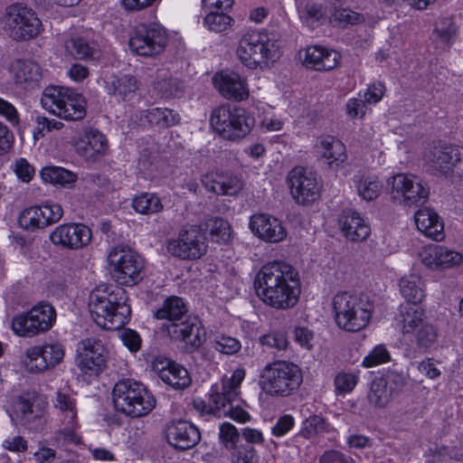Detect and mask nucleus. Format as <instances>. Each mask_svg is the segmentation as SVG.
<instances>
[{
    "mask_svg": "<svg viewBox=\"0 0 463 463\" xmlns=\"http://www.w3.org/2000/svg\"><path fill=\"white\" fill-rule=\"evenodd\" d=\"M245 374L244 369L237 368L230 378H223L221 384H213L209 392L210 401L215 405H241L245 402L239 392Z\"/></svg>",
    "mask_w": 463,
    "mask_h": 463,
    "instance_id": "21",
    "label": "nucleus"
},
{
    "mask_svg": "<svg viewBox=\"0 0 463 463\" xmlns=\"http://www.w3.org/2000/svg\"><path fill=\"white\" fill-rule=\"evenodd\" d=\"M417 229L424 236L440 241L444 239V224L436 211L430 207H422L414 213Z\"/></svg>",
    "mask_w": 463,
    "mask_h": 463,
    "instance_id": "32",
    "label": "nucleus"
},
{
    "mask_svg": "<svg viewBox=\"0 0 463 463\" xmlns=\"http://www.w3.org/2000/svg\"><path fill=\"white\" fill-rule=\"evenodd\" d=\"M67 52L76 59L93 57L94 48L82 37L73 36L65 43Z\"/></svg>",
    "mask_w": 463,
    "mask_h": 463,
    "instance_id": "44",
    "label": "nucleus"
},
{
    "mask_svg": "<svg viewBox=\"0 0 463 463\" xmlns=\"http://www.w3.org/2000/svg\"><path fill=\"white\" fill-rule=\"evenodd\" d=\"M435 33L442 42H449L455 33V26L451 17L440 16L435 23Z\"/></svg>",
    "mask_w": 463,
    "mask_h": 463,
    "instance_id": "54",
    "label": "nucleus"
},
{
    "mask_svg": "<svg viewBox=\"0 0 463 463\" xmlns=\"http://www.w3.org/2000/svg\"><path fill=\"white\" fill-rule=\"evenodd\" d=\"M210 235L216 242H226L231 238V227L227 221L214 218L209 223Z\"/></svg>",
    "mask_w": 463,
    "mask_h": 463,
    "instance_id": "49",
    "label": "nucleus"
},
{
    "mask_svg": "<svg viewBox=\"0 0 463 463\" xmlns=\"http://www.w3.org/2000/svg\"><path fill=\"white\" fill-rule=\"evenodd\" d=\"M463 151L454 146H436L426 155V161L444 175H452L461 164Z\"/></svg>",
    "mask_w": 463,
    "mask_h": 463,
    "instance_id": "27",
    "label": "nucleus"
},
{
    "mask_svg": "<svg viewBox=\"0 0 463 463\" xmlns=\"http://www.w3.org/2000/svg\"><path fill=\"white\" fill-rule=\"evenodd\" d=\"M442 245L429 244L419 251L421 263L430 270H440Z\"/></svg>",
    "mask_w": 463,
    "mask_h": 463,
    "instance_id": "43",
    "label": "nucleus"
},
{
    "mask_svg": "<svg viewBox=\"0 0 463 463\" xmlns=\"http://www.w3.org/2000/svg\"><path fill=\"white\" fill-rule=\"evenodd\" d=\"M153 89L157 95L162 98H176L179 97L184 90V82L177 78L158 74L156 80L153 83Z\"/></svg>",
    "mask_w": 463,
    "mask_h": 463,
    "instance_id": "39",
    "label": "nucleus"
},
{
    "mask_svg": "<svg viewBox=\"0 0 463 463\" xmlns=\"http://www.w3.org/2000/svg\"><path fill=\"white\" fill-rule=\"evenodd\" d=\"M186 311L184 300L178 297H172L164 302L162 307L155 313V317L157 319H167L170 324L180 323Z\"/></svg>",
    "mask_w": 463,
    "mask_h": 463,
    "instance_id": "38",
    "label": "nucleus"
},
{
    "mask_svg": "<svg viewBox=\"0 0 463 463\" xmlns=\"http://www.w3.org/2000/svg\"><path fill=\"white\" fill-rule=\"evenodd\" d=\"M239 438V431L233 424L225 421L220 425L219 439L225 449L233 450L238 448Z\"/></svg>",
    "mask_w": 463,
    "mask_h": 463,
    "instance_id": "47",
    "label": "nucleus"
},
{
    "mask_svg": "<svg viewBox=\"0 0 463 463\" xmlns=\"http://www.w3.org/2000/svg\"><path fill=\"white\" fill-rule=\"evenodd\" d=\"M362 20L361 14L347 8L335 9L330 17L331 24L342 27L359 24Z\"/></svg>",
    "mask_w": 463,
    "mask_h": 463,
    "instance_id": "48",
    "label": "nucleus"
},
{
    "mask_svg": "<svg viewBox=\"0 0 463 463\" xmlns=\"http://www.w3.org/2000/svg\"><path fill=\"white\" fill-rule=\"evenodd\" d=\"M249 226L256 237L269 243L281 242L288 234L283 222L269 213H261L251 215Z\"/></svg>",
    "mask_w": 463,
    "mask_h": 463,
    "instance_id": "22",
    "label": "nucleus"
},
{
    "mask_svg": "<svg viewBox=\"0 0 463 463\" xmlns=\"http://www.w3.org/2000/svg\"><path fill=\"white\" fill-rule=\"evenodd\" d=\"M4 24L5 31L14 41L35 38L40 34L43 26L35 12L22 5H13L6 8Z\"/></svg>",
    "mask_w": 463,
    "mask_h": 463,
    "instance_id": "9",
    "label": "nucleus"
},
{
    "mask_svg": "<svg viewBox=\"0 0 463 463\" xmlns=\"http://www.w3.org/2000/svg\"><path fill=\"white\" fill-rule=\"evenodd\" d=\"M108 357L109 352L99 339L89 337L78 343L75 363L85 374H99L106 366Z\"/></svg>",
    "mask_w": 463,
    "mask_h": 463,
    "instance_id": "17",
    "label": "nucleus"
},
{
    "mask_svg": "<svg viewBox=\"0 0 463 463\" xmlns=\"http://www.w3.org/2000/svg\"><path fill=\"white\" fill-rule=\"evenodd\" d=\"M295 425L294 417L289 414L280 416L271 428V434L274 437L281 438L287 435Z\"/></svg>",
    "mask_w": 463,
    "mask_h": 463,
    "instance_id": "59",
    "label": "nucleus"
},
{
    "mask_svg": "<svg viewBox=\"0 0 463 463\" xmlns=\"http://www.w3.org/2000/svg\"><path fill=\"white\" fill-rule=\"evenodd\" d=\"M260 379L262 389L273 395H288L302 381L298 367L284 361L268 364Z\"/></svg>",
    "mask_w": 463,
    "mask_h": 463,
    "instance_id": "8",
    "label": "nucleus"
},
{
    "mask_svg": "<svg viewBox=\"0 0 463 463\" xmlns=\"http://www.w3.org/2000/svg\"><path fill=\"white\" fill-rule=\"evenodd\" d=\"M213 347L218 352L231 355L237 354L241 350V344L234 337L221 335L213 341Z\"/></svg>",
    "mask_w": 463,
    "mask_h": 463,
    "instance_id": "52",
    "label": "nucleus"
},
{
    "mask_svg": "<svg viewBox=\"0 0 463 463\" xmlns=\"http://www.w3.org/2000/svg\"><path fill=\"white\" fill-rule=\"evenodd\" d=\"M391 360V354L383 345L374 346L362 361V366L372 368L380 364L388 363Z\"/></svg>",
    "mask_w": 463,
    "mask_h": 463,
    "instance_id": "46",
    "label": "nucleus"
},
{
    "mask_svg": "<svg viewBox=\"0 0 463 463\" xmlns=\"http://www.w3.org/2000/svg\"><path fill=\"white\" fill-rule=\"evenodd\" d=\"M167 251L182 260H197L207 251L205 234L197 226L180 231L178 237L167 243Z\"/></svg>",
    "mask_w": 463,
    "mask_h": 463,
    "instance_id": "16",
    "label": "nucleus"
},
{
    "mask_svg": "<svg viewBox=\"0 0 463 463\" xmlns=\"http://www.w3.org/2000/svg\"><path fill=\"white\" fill-rule=\"evenodd\" d=\"M315 149L330 165H339L346 161L347 153L345 144L338 138L326 136L318 138Z\"/></svg>",
    "mask_w": 463,
    "mask_h": 463,
    "instance_id": "35",
    "label": "nucleus"
},
{
    "mask_svg": "<svg viewBox=\"0 0 463 463\" xmlns=\"http://www.w3.org/2000/svg\"><path fill=\"white\" fill-rule=\"evenodd\" d=\"M163 432L166 442L179 451L193 449L201 440L199 429L186 420H171L165 425Z\"/></svg>",
    "mask_w": 463,
    "mask_h": 463,
    "instance_id": "18",
    "label": "nucleus"
},
{
    "mask_svg": "<svg viewBox=\"0 0 463 463\" xmlns=\"http://www.w3.org/2000/svg\"><path fill=\"white\" fill-rule=\"evenodd\" d=\"M56 318V312L49 304H39L29 311L16 315L12 319L14 333L22 337H33L49 331Z\"/></svg>",
    "mask_w": 463,
    "mask_h": 463,
    "instance_id": "10",
    "label": "nucleus"
},
{
    "mask_svg": "<svg viewBox=\"0 0 463 463\" xmlns=\"http://www.w3.org/2000/svg\"><path fill=\"white\" fill-rule=\"evenodd\" d=\"M131 317V307L128 303L127 291L118 289V323L119 326L128 324Z\"/></svg>",
    "mask_w": 463,
    "mask_h": 463,
    "instance_id": "55",
    "label": "nucleus"
},
{
    "mask_svg": "<svg viewBox=\"0 0 463 463\" xmlns=\"http://www.w3.org/2000/svg\"><path fill=\"white\" fill-rule=\"evenodd\" d=\"M91 230L82 223L60 224L49 236L53 245L69 250H78L87 246L91 241Z\"/></svg>",
    "mask_w": 463,
    "mask_h": 463,
    "instance_id": "19",
    "label": "nucleus"
},
{
    "mask_svg": "<svg viewBox=\"0 0 463 463\" xmlns=\"http://www.w3.org/2000/svg\"><path fill=\"white\" fill-rule=\"evenodd\" d=\"M37 127L34 135L39 134L43 136L44 132H51L52 130H59L63 128V123L53 118H48L44 116H38L35 118Z\"/></svg>",
    "mask_w": 463,
    "mask_h": 463,
    "instance_id": "61",
    "label": "nucleus"
},
{
    "mask_svg": "<svg viewBox=\"0 0 463 463\" xmlns=\"http://www.w3.org/2000/svg\"><path fill=\"white\" fill-rule=\"evenodd\" d=\"M232 22V18L224 12H209L204 18L205 26L213 32L221 33L227 30Z\"/></svg>",
    "mask_w": 463,
    "mask_h": 463,
    "instance_id": "50",
    "label": "nucleus"
},
{
    "mask_svg": "<svg viewBox=\"0 0 463 463\" xmlns=\"http://www.w3.org/2000/svg\"><path fill=\"white\" fill-rule=\"evenodd\" d=\"M147 122L159 128H166L177 125L180 121L178 113L166 108H153L146 111Z\"/></svg>",
    "mask_w": 463,
    "mask_h": 463,
    "instance_id": "40",
    "label": "nucleus"
},
{
    "mask_svg": "<svg viewBox=\"0 0 463 463\" xmlns=\"http://www.w3.org/2000/svg\"><path fill=\"white\" fill-rule=\"evenodd\" d=\"M365 103L360 99H350L345 105L347 116L352 119L363 118L366 114Z\"/></svg>",
    "mask_w": 463,
    "mask_h": 463,
    "instance_id": "62",
    "label": "nucleus"
},
{
    "mask_svg": "<svg viewBox=\"0 0 463 463\" xmlns=\"http://www.w3.org/2000/svg\"><path fill=\"white\" fill-rule=\"evenodd\" d=\"M213 83L222 97L235 101L246 100L250 96L247 80L238 72L221 71L213 77Z\"/></svg>",
    "mask_w": 463,
    "mask_h": 463,
    "instance_id": "24",
    "label": "nucleus"
},
{
    "mask_svg": "<svg viewBox=\"0 0 463 463\" xmlns=\"http://www.w3.org/2000/svg\"><path fill=\"white\" fill-rule=\"evenodd\" d=\"M338 223L344 236L351 241H365L371 233L368 222L354 211H344Z\"/></svg>",
    "mask_w": 463,
    "mask_h": 463,
    "instance_id": "31",
    "label": "nucleus"
},
{
    "mask_svg": "<svg viewBox=\"0 0 463 463\" xmlns=\"http://www.w3.org/2000/svg\"><path fill=\"white\" fill-rule=\"evenodd\" d=\"M45 407H5L13 425L36 431L42 423Z\"/></svg>",
    "mask_w": 463,
    "mask_h": 463,
    "instance_id": "34",
    "label": "nucleus"
},
{
    "mask_svg": "<svg viewBox=\"0 0 463 463\" xmlns=\"http://www.w3.org/2000/svg\"><path fill=\"white\" fill-rule=\"evenodd\" d=\"M287 184L290 195L298 204H310L320 197L322 184L317 175L309 169L294 167L287 175Z\"/></svg>",
    "mask_w": 463,
    "mask_h": 463,
    "instance_id": "13",
    "label": "nucleus"
},
{
    "mask_svg": "<svg viewBox=\"0 0 463 463\" xmlns=\"http://www.w3.org/2000/svg\"><path fill=\"white\" fill-rule=\"evenodd\" d=\"M58 408L61 410V416L64 418V427L61 430L64 440L74 445H80L82 442V438L76 432L79 428L76 407Z\"/></svg>",
    "mask_w": 463,
    "mask_h": 463,
    "instance_id": "41",
    "label": "nucleus"
},
{
    "mask_svg": "<svg viewBox=\"0 0 463 463\" xmlns=\"http://www.w3.org/2000/svg\"><path fill=\"white\" fill-rule=\"evenodd\" d=\"M134 210L141 214H154L160 213L164 206L160 198L155 194L144 193L133 199Z\"/></svg>",
    "mask_w": 463,
    "mask_h": 463,
    "instance_id": "42",
    "label": "nucleus"
},
{
    "mask_svg": "<svg viewBox=\"0 0 463 463\" xmlns=\"http://www.w3.org/2000/svg\"><path fill=\"white\" fill-rule=\"evenodd\" d=\"M167 331L173 339L184 342L189 351L199 348L205 341V330L195 319L169 324Z\"/></svg>",
    "mask_w": 463,
    "mask_h": 463,
    "instance_id": "28",
    "label": "nucleus"
},
{
    "mask_svg": "<svg viewBox=\"0 0 463 463\" xmlns=\"http://www.w3.org/2000/svg\"><path fill=\"white\" fill-rule=\"evenodd\" d=\"M201 181L207 191L218 195L235 196L244 188L242 178L232 173L210 172Z\"/></svg>",
    "mask_w": 463,
    "mask_h": 463,
    "instance_id": "25",
    "label": "nucleus"
},
{
    "mask_svg": "<svg viewBox=\"0 0 463 463\" xmlns=\"http://www.w3.org/2000/svg\"><path fill=\"white\" fill-rule=\"evenodd\" d=\"M62 216L61 204L46 202L24 208L17 216V224L24 232H35L58 222Z\"/></svg>",
    "mask_w": 463,
    "mask_h": 463,
    "instance_id": "14",
    "label": "nucleus"
},
{
    "mask_svg": "<svg viewBox=\"0 0 463 463\" xmlns=\"http://www.w3.org/2000/svg\"><path fill=\"white\" fill-rule=\"evenodd\" d=\"M257 459V451L251 446H240L232 453V463H255Z\"/></svg>",
    "mask_w": 463,
    "mask_h": 463,
    "instance_id": "56",
    "label": "nucleus"
},
{
    "mask_svg": "<svg viewBox=\"0 0 463 463\" xmlns=\"http://www.w3.org/2000/svg\"><path fill=\"white\" fill-rule=\"evenodd\" d=\"M9 71L14 84L24 90L35 88L43 76L40 65L31 60H14L10 64Z\"/></svg>",
    "mask_w": 463,
    "mask_h": 463,
    "instance_id": "29",
    "label": "nucleus"
},
{
    "mask_svg": "<svg viewBox=\"0 0 463 463\" xmlns=\"http://www.w3.org/2000/svg\"><path fill=\"white\" fill-rule=\"evenodd\" d=\"M390 392L387 390L386 381L384 378H376L371 384L368 392L370 403L373 405H383L388 402Z\"/></svg>",
    "mask_w": 463,
    "mask_h": 463,
    "instance_id": "45",
    "label": "nucleus"
},
{
    "mask_svg": "<svg viewBox=\"0 0 463 463\" xmlns=\"http://www.w3.org/2000/svg\"><path fill=\"white\" fill-rule=\"evenodd\" d=\"M302 64L317 71H330L339 65L341 55L322 46H308L298 52Z\"/></svg>",
    "mask_w": 463,
    "mask_h": 463,
    "instance_id": "26",
    "label": "nucleus"
},
{
    "mask_svg": "<svg viewBox=\"0 0 463 463\" xmlns=\"http://www.w3.org/2000/svg\"><path fill=\"white\" fill-rule=\"evenodd\" d=\"M151 368L165 384L174 389L182 390L191 383L188 371L165 356L155 357L151 363Z\"/></svg>",
    "mask_w": 463,
    "mask_h": 463,
    "instance_id": "23",
    "label": "nucleus"
},
{
    "mask_svg": "<svg viewBox=\"0 0 463 463\" xmlns=\"http://www.w3.org/2000/svg\"><path fill=\"white\" fill-rule=\"evenodd\" d=\"M317 463H354V461L339 450L327 449L319 457Z\"/></svg>",
    "mask_w": 463,
    "mask_h": 463,
    "instance_id": "63",
    "label": "nucleus"
},
{
    "mask_svg": "<svg viewBox=\"0 0 463 463\" xmlns=\"http://www.w3.org/2000/svg\"><path fill=\"white\" fill-rule=\"evenodd\" d=\"M358 383L355 373L340 372L335 377V386L337 393L345 394L353 391Z\"/></svg>",
    "mask_w": 463,
    "mask_h": 463,
    "instance_id": "51",
    "label": "nucleus"
},
{
    "mask_svg": "<svg viewBox=\"0 0 463 463\" xmlns=\"http://www.w3.org/2000/svg\"><path fill=\"white\" fill-rule=\"evenodd\" d=\"M210 122L222 138L239 140L250 133L255 118L244 108L222 105L213 110Z\"/></svg>",
    "mask_w": 463,
    "mask_h": 463,
    "instance_id": "5",
    "label": "nucleus"
},
{
    "mask_svg": "<svg viewBox=\"0 0 463 463\" xmlns=\"http://www.w3.org/2000/svg\"><path fill=\"white\" fill-rule=\"evenodd\" d=\"M332 308L336 326L346 332L354 333L368 326L373 304L368 296L343 291L334 296Z\"/></svg>",
    "mask_w": 463,
    "mask_h": 463,
    "instance_id": "3",
    "label": "nucleus"
},
{
    "mask_svg": "<svg viewBox=\"0 0 463 463\" xmlns=\"http://www.w3.org/2000/svg\"><path fill=\"white\" fill-rule=\"evenodd\" d=\"M89 309L94 322L104 330L114 329L116 317V287L100 284L90 294Z\"/></svg>",
    "mask_w": 463,
    "mask_h": 463,
    "instance_id": "12",
    "label": "nucleus"
},
{
    "mask_svg": "<svg viewBox=\"0 0 463 463\" xmlns=\"http://www.w3.org/2000/svg\"><path fill=\"white\" fill-rule=\"evenodd\" d=\"M438 362L427 357L418 364V371L429 379L434 380L440 376V370L437 366Z\"/></svg>",
    "mask_w": 463,
    "mask_h": 463,
    "instance_id": "64",
    "label": "nucleus"
},
{
    "mask_svg": "<svg viewBox=\"0 0 463 463\" xmlns=\"http://www.w3.org/2000/svg\"><path fill=\"white\" fill-rule=\"evenodd\" d=\"M127 405H152L156 402L152 394L140 383L127 379L118 382V402Z\"/></svg>",
    "mask_w": 463,
    "mask_h": 463,
    "instance_id": "33",
    "label": "nucleus"
},
{
    "mask_svg": "<svg viewBox=\"0 0 463 463\" xmlns=\"http://www.w3.org/2000/svg\"><path fill=\"white\" fill-rule=\"evenodd\" d=\"M391 199L398 204L414 207L425 203L430 195L428 184L420 176L399 173L386 182Z\"/></svg>",
    "mask_w": 463,
    "mask_h": 463,
    "instance_id": "7",
    "label": "nucleus"
},
{
    "mask_svg": "<svg viewBox=\"0 0 463 463\" xmlns=\"http://www.w3.org/2000/svg\"><path fill=\"white\" fill-rule=\"evenodd\" d=\"M260 342L262 345L275 348L277 350H285L288 344L285 334L281 332L266 334L260 337Z\"/></svg>",
    "mask_w": 463,
    "mask_h": 463,
    "instance_id": "58",
    "label": "nucleus"
},
{
    "mask_svg": "<svg viewBox=\"0 0 463 463\" xmlns=\"http://www.w3.org/2000/svg\"><path fill=\"white\" fill-rule=\"evenodd\" d=\"M73 145L77 153L87 160H96L108 147L104 135L92 128L84 130Z\"/></svg>",
    "mask_w": 463,
    "mask_h": 463,
    "instance_id": "30",
    "label": "nucleus"
},
{
    "mask_svg": "<svg viewBox=\"0 0 463 463\" xmlns=\"http://www.w3.org/2000/svg\"><path fill=\"white\" fill-rule=\"evenodd\" d=\"M168 35L164 27L157 24H139L128 41L132 52L145 57L161 54L166 48Z\"/></svg>",
    "mask_w": 463,
    "mask_h": 463,
    "instance_id": "11",
    "label": "nucleus"
},
{
    "mask_svg": "<svg viewBox=\"0 0 463 463\" xmlns=\"http://www.w3.org/2000/svg\"><path fill=\"white\" fill-rule=\"evenodd\" d=\"M40 175L44 183L63 187L71 185L78 180L74 172L53 165L43 167Z\"/></svg>",
    "mask_w": 463,
    "mask_h": 463,
    "instance_id": "37",
    "label": "nucleus"
},
{
    "mask_svg": "<svg viewBox=\"0 0 463 463\" xmlns=\"http://www.w3.org/2000/svg\"><path fill=\"white\" fill-rule=\"evenodd\" d=\"M143 258L132 248H118V284L132 287L143 278Z\"/></svg>",
    "mask_w": 463,
    "mask_h": 463,
    "instance_id": "20",
    "label": "nucleus"
},
{
    "mask_svg": "<svg viewBox=\"0 0 463 463\" xmlns=\"http://www.w3.org/2000/svg\"><path fill=\"white\" fill-rule=\"evenodd\" d=\"M236 55L250 69H266L280 57L277 43L263 32L249 31L239 41Z\"/></svg>",
    "mask_w": 463,
    "mask_h": 463,
    "instance_id": "4",
    "label": "nucleus"
},
{
    "mask_svg": "<svg viewBox=\"0 0 463 463\" xmlns=\"http://www.w3.org/2000/svg\"><path fill=\"white\" fill-rule=\"evenodd\" d=\"M354 184L358 195L365 201L375 200L383 190V184L375 175H356Z\"/></svg>",
    "mask_w": 463,
    "mask_h": 463,
    "instance_id": "36",
    "label": "nucleus"
},
{
    "mask_svg": "<svg viewBox=\"0 0 463 463\" xmlns=\"http://www.w3.org/2000/svg\"><path fill=\"white\" fill-rule=\"evenodd\" d=\"M138 90L137 79L131 75H126L119 80L118 92L123 99H127L136 93Z\"/></svg>",
    "mask_w": 463,
    "mask_h": 463,
    "instance_id": "60",
    "label": "nucleus"
},
{
    "mask_svg": "<svg viewBox=\"0 0 463 463\" xmlns=\"http://www.w3.org/2000/svg\"><path fill=\"white\" fill-rule=\"evenodd\" d=\"M64 347L60 343H45L32 345L24 350L22 363L25 369L33 373H43L61 363Z\"/></svg>",
    "mask_w": 463,
    "mask_h": 463,
    "instance_id": "15",
    "label": "nucleus"
},
{
    "mask_svg": "<svg viewBox=\"0 0 463 463\" xmlns=\"http://www.w3.org/2000/svg\"><path fill=\"white\" fill-rule=\"evenodd\" d=\"M118 337L129 352L135 354L140 350L142 340L137 331L130 328H123L118 332Z\"/></svg>",
    "mask_w": 463,
    "mask_h": 463,
    "instance_id": "53",
    "label": "nucleus"
},
{
    "mask_svg": "<svg viewBox=\"0 0 463 463\" xmlns=\"http://www.w3.org/2000/svg\"><path fill=\"white\" fill-rule=\"evenodd\" d=\"M44 109L65 120H79L86 114V100L74 90L61 86L45 88L41 98Z\"/></svg>",
    "mask_w": 463,
    "mask_h": 463,
    "instance_id": "6",
    "label": "nucleus"
},
{
    "mask_svg": "<svg viewBox=\"0 0 463 463\" xmlns=\"http://www.w3.org/2000/svg\"><path fill=\"white\" fill-rule=\"evenodd\" d=\"M254 287L259 298L278 310L294 307L301 292L298 271L283 261L269 262L262 266L256 274Z\"/></svg>",
    "mask_w": 463,
    "mask_h": 463,
    "instance_id": "2",
    "label": "nucleus"
},
{
    "mask_svg": "<svg viewBox=\"0 0 463 463\" xmlns=\"http://www.w3.org/2000/svg\"><path fill=\"white\" fill-rule=\"evenodd\" d=\"M463 261V255L457 250L442 246L440 270L459 266Z\"/></svg>",
    "mask_w": 463,
    "mask_h": 463,
    "instance_id": "57",
    "label": "nucleus"
},
{
    "mask_svg": "<svg viewBox=\"0 0 463 463\" xmlns=\"http://www.w3.org/2000/svg\"><path fill=\"white\" fill-rule=\"evenodd\" d=\"M400 291L407 302L413 306L402 307L398 324L402 336L414 345V349L407 355L416 357L417 354H426L438 340V329L428 321L425 311L417 307L425 297V283L422 278L415 273L404 275L399 282Z\"/></svg>",
    "mask_w": 463,
    "mask_h": 463,
    "instance_id": "1",
    "label": "nucleus"
}]
</instances>
